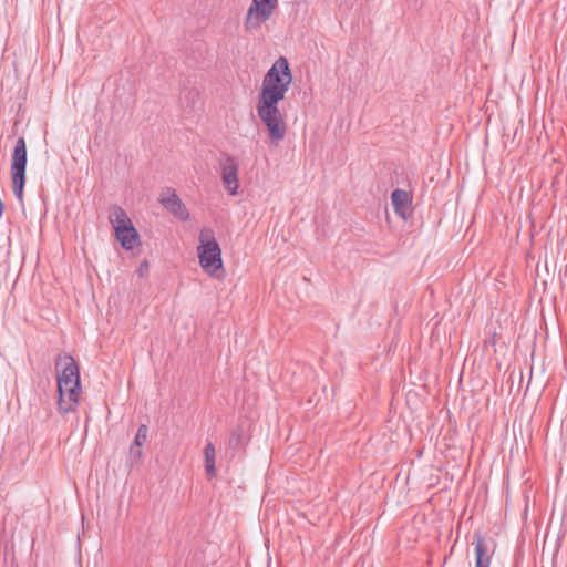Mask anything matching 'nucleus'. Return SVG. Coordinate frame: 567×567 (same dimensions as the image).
<instances>
[{"label":"nucleus","mask_w":567,"mask_h":567,"mask_svg":"<svg viewBox=\"0 0 567 567\" xmlns=\"http://www.w3.org/2000/svg\"><path fill=\"white\" fill-rule=\"evenodd\" d=\"M291 82L292 73L288 60L284 56L274 62L261 82L256 110L275 145H278L287 133L285 117L278 104L285 99Z\"/></svg>","instance_id":"1"},{"label":"nucleus","mask_w":567,"mask_h":567,"mask_svg":"<svg viewBox=\"0 0 567 567\" xmlns=\"http://www.w3.org/2000/svg\"><path fill=\"white\" fill-rule=\"evenodd\" d=\"M198 240L199 265L206 274L214 275L223 267L221 250L215 239L214 230L207 227L203 228Z\"/></svg>","instance_id":"2"},{"label":"nucleus","mask_w":567,"mask_h":567,"mask_svg":"<svg viewBox=\"0 0 567 567\" xmlns=\"http://www.w3.org/2000/svg\"><path fill=\"white\" fill-rule=\"evenodd\" d=\"M25 168H27V144L23 137H19L16 142L12 161H11V178L12 189L16 197L22 202L23 189L25 184Z\"/></svg>","instance_id":"3"},{"label":"nucleus","mask_w":567,"mask_h":567,"mask_svg":"<svg viewBox=\"0 0 567 567\" xmlns=\"http://www.w3.org/2000/svg\"><path fill=\"white\" fill-rule=\"evenodd\" d=\"M278 2V0H252L245 17V30L249 33L259 31L277 9Z\"/></svg>","instance_id":"4"},{"label":"nucleus","mask_w":567,"mask_h":567,"mask_svg":"<svg viewBox=\"0 0 567 567\" xmlns=\"http://www.w3.org/2000/svg\"><path fill=\"white\" fill-rule=\"evenodd\" d=\"M59 408L64 413L73 412L79 403L81 385L79 380H58Z\"/></svg>","instance_id":"5"},{"label":"nucleus","mask_w":567,"mask_h":567,"mask_svg":"<svg viewBox=\"0 0 567 567\" xmlns=\"http://www.w3.org/2000/svg\"><path fill=\"white\" fill-rule=\"evenodd\" d=\"M218 163L224 187L226 188L229 195H237L239 187V165L237 159L231 155L225 154L219 158Z\"/></svg>","instance_id":"6"},{"label":"nucleus","mask_w":567,"mask_h":567,"mask_svg":"<svg viewBox=\"0 0 567 567\" xmlns=\"http://www.w3.org/2000/svg\"><path fill=\"white\" fill-rule=\"evenodd\" d=\"M158 200L164 206V208L173 214L176 218L181 220H187L189 218V213L186 206L174 189H164L161 193Z\"/></svg>","instance_id":"7"},{"label":"nucleus","mask_w":567,"mask_h":567,"mask_svg":"<svg viewBox=\"0 0 567 567\" xmlns=\"http://www.w3.org/2000/svg\"><path fill=\"white\" fill-rule=\"evenodd\" d=\"M475 567H489L492 556L494 554V544L492 540L485 539L481 534H475Z\"/></svg>","instance_id":"8"},{"label":"nucleus","mask_w":567,"mask_h":567,"mask_svg":"<svg viewBox=\"0 0 567 567\" xmlns=\"http://www.w3.org/2000/svg\"><path fill=\"white\" fill-rule=\"evenodd\" d=\"M58 380H79L80 369L74 358L70 354L60 355L55 362Z\"/></svg>","instance_id":"9"},{"label":"nucleus","mask_w":567,"mask_h":567,"mask_svg":"<svg viewBox=\"0 0 567 567\" xmlns=\"http://www.w3.org/2000/svg\"><path fill=\"white\" fill-rule=\"evenodd\" d=\"M410 200L411 198L409 193L403 189L398 188L391 194V202L394 212L403 218H405Z\"/></svg>","instance_id":"10"},{"label":"nucleus","mask_w":567,"mask_h":567,"mask_svg":"<svg viewBox=\"0 0 567 567\" xmlns=\"http://www.w3.org/2000/svg\"><path fill=\"white\" fill-rule=\"evenodd\" d=\"M117 240L126 250L133 249L140 244V236L133 226L123 228V233L115 231Z\"/></svg>","instance_id":"11"},{"label":"nucleus","mask_w":567,"mask_h":567,"mask_svg":"<svg viewBox=\"0 0 567 567\" xmlns=\"http://www.w3.org/2000/svg\"><path fill=\"white\" fill-rule=\"evenodd\" d=\"M109 218L115 231L123 233V228L133 226L125 210L118 206L111 209Z\"/></svg>","instance_id":"12"},{"label":"nucleus","mask_w":567,"mask_h":567,"mask_svg":"<svg viewBox=\"0 0 567 567\" xmlns=\"http://www.w3.org/2000/svg\"><path fill=\"white\" fill-rule=\"evenodd\" d=\"M215 446L213 443L208 442L204 449L205 456V471L209 477H214L216 475L215 467Z\"/></svg>","instance_id":"13"},{"label":"nucleus","mask_w":567,"mask_h":567,"mask_svg":"<svg viewBox=\"0 0 567 567\" xmlns=\"http://www.w3.org/2000/svg\"><path fill=\"white\" fill-rule=\"evenodd\" d=\"M147 434H148V427L147 425L145 424H141L137 429V432H136V435L134 437V442L132 445L136 446V447H142L143 444L146 442L147 440Z\"/></svg>","instance_id":"14"},{"label":"nucleus","mask_w":567,"mask_h":567,"mask_svg":"<svg viewBox=\"0 0 567 567\" xmlns=\"http://www.w3.org/2000/svg\"><path fill=\"white\" fill-rule=\"evenodd\" d=\"M130 451H131V455L135 460L141 458V456H142V449L141 447H136V446L132 445Z\"/></svg>","instance_id":"15"},{"label":"nucleus","mask_w":567,"mask_h":567,"mask_svg":"<svg viewBox=\"0 0 567 567\" xmlns=\"http://www.w3.org/2000/svg\"><path fill=\"white\" fill-rule=\"evenodd\" d=\"M142 267H145V269H147V267H148L147 261H143V262H142V265H141V267H140V271H141V272H142Z\"/></svg>","instance_id":"16"}]
</instances>
